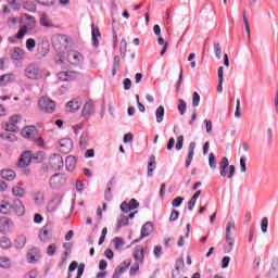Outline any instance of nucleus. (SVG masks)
<instances>
[{
    "instance_id": "f257e3e1",
    "label": "nucleus",
    "mask_w": 278,
    "mask_h": 278,
    "mask_svg": "<svg viewBox=\"0 0 278 278\" xmlns=\"http://www.w3.org/2000/svg\"><path fill=\"white\" fill-rule=\"evenodd\" d=\"M219 175L220 177H228V179H231L236 175V166L229 165L227 157H223L219 163Z\"/></svg>"
},
{
    "instance_id": "f03ea898",
    "label": "nucleus",
    "mask_w": 278,
    "mask_h": 278,
    "mask_svg": "<svg viewBox=\"0 0 278 278\" xmlns=\"http://www.w3.org/2000/svg\"><path fill=\"white\" fill-rule=\"evenodd\" d=\"M38 238L41 242L53 240V224L48 222L40 230Z\"/></svg>"
},
{
    "instance_id": "7ed1b4c3",
    "label": "nucleus",
    "mask_w": 278,
    "mask_h": 278,
    "mask_svg": "<svg viewBox=\"0 0 278 278\" xmlns=\"http://www.w3.org/2000/svg\"><path fill=\"white\" fill-rule=\"evenodd\" d=\"M38 105H39L40 110H42L47 114H53V112H55V102H53L51 99H49L47 97H42L38 101Z\"/></svg>"
},
{
    "instance_id": "20e7f679",
    "label": "nucleus",
    "mask_w": 278,
    "mask_h": 278,
    "mask_svg": "<svg viewBox=\"0 0 278 278\" xmlns=\"http://www.w3.org/2000/svg\"><path fill=\"white\" fill-rule=\"evenodd\" d=\"M25 75L28 79H42L45 73L36 65H28L25 70Z\"/></svg>"
},
{
    "instance_id": "39448f33",
    "label": "nucleus",
    "mask_w": 278,
    "mask_h": 278,
    "mask_svg": "<svg viewBox=\"0 0 278 278\" xmlns=\"http://www.w3.org/2000/svg\"><path fill=\"white\" fill-rule=\"evenodd\" d=\"M144 253H147V248L144 245H136L132 250V257L135 264H144Z\"/></svg>"
},
{
    "instance_id": "423d86ee",
    "label": "nucleus",
    "mask_w": 278,
    "mask_h": 278,
    "mask_svg": "<svg viewBox=\"0 0 278 278\" xmlns=\"http://www.w3.org/2000/svg\"><path fill=\"white\" fill-rule=\"evenodd\" d=\"M14 228V222L10 217L0 218V233L8 236Z\"/></svg>"
},
{
    "instance_id": "0eeeda50",
    "label": "nucleus",
    "mask_w": 278,
    "mask_h": 278,
    "mask_svg": "<svg viewBox=\"0 0 278 278\" xmlns=\"http://www.w3.org/2000/svg\"><path fill=\"white\" fill-rule=\"evenodd\" d=\"M49 164L54 170H62L64 168V159L60 154H53L50 156Z\"/></svg>"
},
{
    "instance_id": "6e6552de",
    "label": "nucleus",
    "mask_w": 278,
    "mask_h": 278,
    "mask_svg": "<svg viewBox=\"0 0 278 278\" xmlns=\"http://www.w3.org/2000/svg\"><path fill=\"white\" fill-rule=\"evenodd\" d=\"M31 164V151H25L17 161V168H27Z\"/></svg>"
},
{
    "instance_id": "1a4fd4ad",
    "label": "nucleus",
    "mask_w": 278,
    "mask_h": 278,
    "mask_svg": "<svg viewBox=\"0 0 278 278\" xmlns=\"http://www.w3.org/2000/svg\"><path fill=\"white\" fill-rule=\"evenodd\" d=\"M67 62H70V64H73L74 66H78V64H81V62H84V55H81V53H79L78 51L71 50L67 53Z\"/></svg>"
},
{
    "instance_id": "9d476101",
    "label": "nucleus",
    "mask_w": 278,
    "mask_h": 278,
    "mask_svg": "<svg viewBox=\"0 0 278 278\" xmlns=\"http://www.w3.org/2000/svg\"><path fill=\"white\" fill-rule=\"evenodd\" d=\"M9 55L11 60H14L15 62H21V60H25V50L20 47H13L10 49Z\"/></svg>"
},
{
    "instance_id": "9b49d317",
    "label": "nucleus",
    "mask_w": 278,
    "mask_h": 278,
    "mask_svg": "<svg viewBox=\"0 0 278 278\" xmlns=\"http://www.w3.org/2000/svg\"><path fill=\"white\" fill-rule=\"evenodd\" d=\"M21 136L26 140H34L38 136V129L36 126H26L21 130Z\"/></svg>"
},
{
    "instance_id": "f8f14e48",
    "label": "nucleus",
    "mask_w": 278,
    "mask_h": 278,
    "mask_svg": "<svg viewBox=\"0 0 278 278\" xmlns=\"http://www.w3.org/2000/svg\"><path fill=\"white\" fill-rule=\"evenodd\" d=\"M59 150L61 153H64V155H68V153L73 151V140L68 138L61 139L59 142Z\"/></svg>"
},
{
    "instance_id": "ddd939ff",
    "label": "nucleus",
    "mask_w": 278,
    "mask_h": 278,
    "mask_svg": "<svg viewBox=\"0 0 278 278\" xmlns=\"http://www.w3.org/2000/svg\"><path fill=\"white\" fill-rule=\"evenodd\" d=\"M12 212L16 216H25V205H23V201L15 199L12 203Z\"/></svg>"
},
{
    "instance_id": "4468645a",
    "label": "nucleus",
    "mask_w": 278,
    "mask_h": 278,
    "mask_svg": "<svg viewBox=\"0 0 278 278\" xmlns=\"http://www.w3.org/2000/svg\"><path fill=\"white\" fill-rule=\"evenodd\" d=\"M0 214L4 216H10L12 214V203L9 200L0 201Z\"/></svg>"
},
{
    "instance_id": "2eb2a0df",
    "label": "nucleus",
    "mask_w": 278,
    "mask_h": 278,
    "mask_svg": "<svg viewBox=\"0 0 278 278\" xmlns=\"http://www.w3.org/2000/svg\"><path fill=\"white\" fill-rule=\"evenodd\" d=\"M94 114V102L88 101L83 108L84 118H90V115Z\"/></svg>"
},
{
    "instance_id": "dca6fc26",
    "label": "nucleus",
    "mask_w": 278,
    "mask_h": 278,
    "mask_svg": "<svg viewBox=\"0 0 278 278\" xmlns=\"http://www.w3.org/2000/svg\"><path fill=\"white\" fill-rule=\"evenodd\" d=\"M91 36L93 47H99V38H101V31L99 30V26L91 24Z\"/></svg>"
},
{
    "instance_id": "f3484780",
    "label": "nucleus",
    "mask_w": 278,
    "mask_h": 278,
    "mask_svg": "<svg viewBox=\"0 0 278 278\" xmlns=\"http://www.w3.org/2000/svg\"><path fill=\"white\" fill-rule=\"evenodd\" d=\"M150 233H153V223L148 222L141 228L140 240H143V238H149Z\"/></svg>"
},
{
    "instance_id": "a211bd4d",
    "label": "nucleus",
    "mask_w": 278,
    "mask_h": 278,
    "mask_svg": "<svg viewBox=\"0 0 278 278\" xmlns=\"http://www.w3.org/2000/svg\"><path fill=\"white\" fill-rule=\"evenodd\" d=\"M194 149H197V143L191 142L189 143L188 148V156L186 160V167L189 168V166L192 164V160L194 157Z\"/></svg>"
},
{
    "instance_id": "6ab92c4d",
    "label": "nucleus",
    "mask_w": 278,
    "mask_h": 278,
    "mask_svg": "<svg viewBox=\"0 0 278 278\" xmlns=\"http://www.w3.org/2000/svg\"><path fill=\"white\" fill-rule=\"evenodd\" d=\"M267 278H278V258H274L267 273Z\"/></svg>"
},
{
    "instance_id": "aec40b11",
    "label": "nucleus",
    "mask_w": 278,
    "mask_h": 278,
    "mask_svg": "<svg viewBox=\"0 0 278 278\" xmlns=\"http://www.w3.org/2000/svg\"><path fill=\"white\" fill-rule=\"evenodd\" d=\"M0 175L5 181H14L16 179V172L12 169H2Z\"/></svg>"
},
{
    "instance_id": "412c9836",
    "label": "nucleus",
    "mask_w": 278,
    "mask_h": 278,
    "mask_svg": "<svg viewBox=\"0 0 278 278\" xmlns=\"http://www.w3.org/2000/svg\"><path fill=\"white\" fill-rule=\"evenodd\" d=\"M62 181H64V177H62L60 174H55L50 178V186L51 188H60Z\"/></svg>"
},
{
    "instance_id": "4be33fe9",
    "label": "nucleus",
    "mask_w": 278,
    "mask_h": 278,
    "mask_svg": "<svg viewBox=\"0 0 278 278\" xmlns=\"http://www.w3.org/2000/svg\"><path fill=\"white\" fill-rule=\"evenodd\" d=\"M58 77L61 81H68V79H76V72H61L58 74Z\"/></svg>"
},
{
    "instance_id": "5701e85b",
    "label": "nucleus",
    "mask_w": 278,
    "mask_h": 278,
    "mask_svg": "<svg viewBox=\"0 0 278 278\" xmlns=\"http://www.w3.org/2000/svg\"><path fill=\"white\" fill-rule=\"evenodd\" d=\"M0 79L2 80V86H7V84H12L13 81H16V75L12 73L0 75Z\"/></svg>"
},
{
    "instance_id": "b1692460",
    "label": "nucleus",
    "mask_w": 278,
    "mask_h": 278,
    "mask_svg": "<svg viewBox=\"0 0 278 278\" xmlns=\"http://www.w3.org/2000/svg\"><path fill=\"white\" fill-rule=\"evenodd\" d=\"M65 166L67 168V170H75V167L77 166V159H75V156H67L65 160Z\"/></svg>"
},
{
    "instance_id": "393cba45",
    "label": "nucleus",
    "mask_w": 278,
    "mask_h": 278,
    "mask_svg": "<svg viewBox=\"0 0 278 278\" xmlns=\"http://www.w3.org/2000/svg\"><path fill=\"white\" fill-rule=\"evenodd\" d=\"M67 108L70 109V112H77V110L81 108V101H79V99H74L67 102Z\"/></svg>"
},
{
    "instance_id": "a878e982",
    "label": "nucleus",
    "mask_w": 278,
    "mask_h": 278,
    "mask_svg": "<svg viewBox=\"0 0 278 278\" xmlns=\"http://www.w3.org/2000/svg\"><path fill=\"white\" fill-rule=\"evenodd\" d=\"M27 244V237L25 235H20L15 239V249H23Z\"/></svg>"
},
{
    "instance_id": "bb28decb",
    "label": "nucleus",
    "mask_w": 278,
    "mask_h": 278,
    "mask_svg": "<svg viewBox=\"0 0 278 278\" xmlns=\"http://www.w3.org/2000/svg\"><path fill=\"white\" fill-rule=\"evenodd\" d=\"M233 242L232 237H226V245H224L225 253H231L233 251Z\"/></svg>"
},
{
    "instance_id": "cd10ccee",
    "label": "nucleus",
    "mask_w": 278,
    "mask_h": 278,
    "mask_svg": "<svg viewBox=\"0 0 278 278\" xmlns=\"http://www.w3.org/2000/svg\"><path fill=\"white\" fill-rule=\"evenodd\" d=\"M0 248L3 250L12 249V241L8 237H2L0 239Z\"/></svg>"
},
{
    "instance_id": "c85d7f7f",
    "label": "nucleus",
    "mask_w": 278,
    "mask_h": 278,
    "mask_svg": "<svg viewBox=\"0 0 278 278\" xmlns=\"http://www.w3.org/2000/svg\"><path fill=\"white\" fill-rule=\"evenodd\" d=\"M113 244L115 251H123V247H125V241L122 238L116 237L113 239Z\"/></svg>"
},
{
    "instance_id": "c756f323",
    "label": "nucleus",
    "mask_w": 278,
    "mask_h": 278,
    "mask_svg": "<svg viewBox=\"0 0 278 278\" xmlns=\"http://www.w3.org/2000/svg\"><path fill=\"white\" fill-rule=\"evenodd\" d=\"M164 106H159L155 111V116H156V123H162L164 121Z\"/></svg>"
},
{
    "instance_id": "7c9ffc66",
    "label": "nucleus",
    "mask_w": 278,
    "mask_h": 278,
    "mask_svg": "<svg viewBox=\"0 0 278 278\" xmlns=\"http://www.w3.org/2000/svg\"><path fill=\"white\" fill-rule=\"evenodd\" d=\"M0 138L2 140H5V142H16V135H14L12 132L1 134Z\"/></svg>"
},
{
    "instance_id": "2f4dec72",
    "label": "nucleus",
    "mask_w": 278,
    "mask_h": 278,
    "mask_svg": "<svg viewBox=\"0 0 278 278\" xmlns=\"http://www.w3.org/2000/svg\"><path fill=\"white\" fill-rule=\"evenodd\" d=\"M13 197H24L25 195V188L21 186H15L12 188Z\"/></svg>"
},
{
    "instance_id": "473e14b6",
    "label": "nucleus",
    "mask_w": 278,
    "mask_h": 278,
    "mask_svg": "<svg viewBox=\"0 0 278 278\" xmlns=\"http://www.w3.org/2000/svg\"><path fill=\"white\" fill-rule=\"evenodd\" d=\"M231 231H236V222L230 220L226 225V237H231Z\"/></svg>"
},
{
    "instance_id": "72a5a7b5",
    "label": "nucleus",
    "mask_w": 278,
    "mask_h": 278,
    "mask_svg": "<svg viewBox=\"0 0 278 278\" xmlns=\"http://www.w3.org/2000/svg\"><path fill=\"white\" fill-rule=\"evenodd\" d=\"M119 51L123 59L127 55V40L122 39L119 43Z\"/></svg>"
},
{
    "instance_id": "f704fd0d",
    "label": "nucleus",
    "mask_w": 278,
    "mask_h": 278,
    "mask_svg": "<svg viewBox=\"0 0 278 278\" xmlns=\"http://www.w3.org/2000/svg\"><path fill=\"white\" fill-rule=\"evenodd\" d=\"M56 251H58V245L55 243H51L48 245L46 253L50 257H53V255H55Z\"/></svg>"
},
{
    "instance_id": "c9c22d12",
    "label": "nucleus",
    "mask_w": 278,
    "mask_h": 278,
    "mask_svg": "<svg viewBox=\"0 0 278 278\" xmlns=\"http://www.w3.org/2000/svg\"><path fill=\"white\" fill-rule=\"evenodd\" d=\"M243 23L245 27V31L248 35V40H251V26L249 25V18H247V13L243 12Z\"/></svg>"
},
{
    "instance_id": "e433bc0d",
    "label": "nucleus",
    "mask_w": 278,
    "mask_h": 278,
    "mask_svg": "<svg viewBox=\"0 0 278 278\" xmlns=\"http://www.w3.org/2000/svg\"><path fill=\"white\" fill-rule=\"evenodd\" d=\"M40 25H42V27H53V23L47 15L40 17Z\"/></svg>"
},
{
    "instance_id": "4c0bfd02",
    "label": "nucleus",
    "mask_w": 278,
    "mask_h": 278,
    "mask_svg": "<svg viewBox=\"0 0 278 278\" xmlns=\"http://www.w3.org/2000/svg\"><path fill=\"white\" fill-rule=\"evenodd\" d=\"M26 49L27 51L31 52L36 49V40L34 38H28L26 40Z\"/></svg>"
},
{
    "instance_id": "58836bf2",
    "label": "nucleus",
    "mask_w": 278,
    "mask_h": 278,
    "mask_svg": "<svg viewBox=\"0 0 278 278\" xmlns=\"http://www.w3.org/2000/svg\"><path fill=\"white\" fill-rule=\"evenodd\" d=\"M214 53L217 60H220V58H223V48L220 47V43H214Z\"/></svg>"
},
{
    "instance_id": "ea45409f",
    "label": "nucleus",
    "mask_w": 278,
    "mask_h": 278,
    "mask_svg": "<svg viewBox=\"0 0 278 278\" xmlns=\"http://www.w3.org/2000/svg\"><path fill=\"white\" fill-rule=\"evenodd\" d=\"M23 8L26 12H36V4L34 2H24Z\"/></svg>"
},
{
    "instance_id": "a19ab883",
    "label": "nucleus",
    "mask_w": 278,
    "mask_h": 278,
    "mask_svg": "<svg viewBox=\"0 0 278 278\" xmlns=\"http://www.w3.org/2000/svg\"><path fill=\"white\" fill-rule=\"evenodd\" d=\"M201 102V96H199V92L194 91L192 96V105L193 108H199V103Z\"/></svg>"
},
{
    "instance_id": "79ce46f5",
    "label": "nucleus",
    "mask_w": 278,
    "mask_h": 278,
    "mask_svg": "<svg viewBox=\"0 0 278 278\" xmlns=\"http://www.w3.org/2000/svg\"><path fill=\"white\" fill-rule=\"evenodd\" d=\"M157 42L159 45H164L163 49L161 50V55H164V53H166V50L168 49V42L164 41V38L162 36L157 38Z\"/></svg>"
},
{
    "instance_id": "37998d69",
    "label": "nucleus",
    "mask_w": 278,
    "mask_h": 278,
    "mask_svg": "<svg viewBox=\"0 0 278 278\" xmlns=\"http://www.w3.org/2000/svg\"><path fill=\"white\" fill-rule=\"evenodd\" d=\"M112 181L108 182L106 189H105V200L110 201L112 199Z\"/></svg>"
},
{
    "instance_id": "c03bdc74",
    "label": "nucleus",
    "mask_w": 278,
    "mask_h": 278,
    "mask_svg": "<svg viewBox=\"0 0 278 278\" xmlns=\"http://www.w3.org/2000/svg\"><path fill=\"white\" fill-rule=\"evenodd\" d=\"M28 28L27 26H23L16 34L15 38H17V40H21L25 37V34H27Z\"/></svg>"
},
{
    "instance_id": "a18cd8bd",
    "label": "nucleus",
    "mask_w": 278,
    "mask_h": 278,
    "mask_svg": "<svg viewBox=\"0 0 278 278\" xmlns=\"http://www.w3.org/2000/svg\"><path fill=\"white\" fill-rule=\"evenodd\" d=\"M186 101H184L182 99L179 100V104H178V112H180L181 116H184L186 114Z\"/></svg>"
},
{
    "instance_id": "49530a36",
    "label": "nucleus",
    "mask_w": 278,
    "mask_h": 278,
    "mask_svg": "<svg viewBox=\"0 0 278 278\" xmlns=\"http://www.w3.org/2000/svg\"><path fill=\"white\" fill-rule=\"evenodd\" d=\"M208 164L211 168H216V156L214 155V153H210L208 155Z\"/></svg>"
},
{
    "instance_id": "de8ad7c7",
    "label": "nucleus",
    "mask_w": 278,
    "mask_h": 278,
    "mask_svg": "<svg viewBox=\"0 0 278 278\" xmlns=\"http://www.w3.org/2000/svg\"><path fill=\"white\" fill-rule=\"evenodd\" d=\"M123 273H125V267L118 266V267L115 269V271H114L112 278H119V277L123 275Z\"/></svg>"
},
{
    "instance_id": "09e8293b",
    "label": "nucleus",
    "mask_w": 278,
    "mask_h": 278,
    "mask_svg": "<svg viewBox=\"0 0 278 278\" xmlns=\"http://www.w3.org/2000/svg\"><path fill=\"white\" fill-rule=\"evenodd\" d=\"M261 229H262L263 233H266V231H268V218L267 217H264L262 219Z\"/></svg>"
},
{
    "instance_id": "8fccbe9b",
    "label": "nucleus",
    "mask_w": 278,
    "mask_h": 278,
    "mask_svg": "<svg viewBox=\"0 0 278 278\" xmlns=\"http://www.w3.org/2000/svg\"><path fill=\"white\" fill-rule=\"evenodd\" d=\"M0 267L1 268H9L10 267V258L0 257Z\"/></svg>"
},
{
    "instance_id": "3c124183",
    "label": "nucleus",
    "mask_w": 278,
    "mask_h": 278,
    "mask_svg": "<svg viewBox=\"0 0 278 278\" xmlns=\"http://www.w3.org/2000/svg\"><path fill=\"white\" fill-rule=\"evenodd\" d=\"M185 199L181 197H177L176 199H174L172 201V205L173 207H179V205H181L184 203Z\"/></svg>"
},
{
    "instance_id": "603ef678",
    "label": "nucleus",
    "mask_w": 278,
    "mask_h": 278,
    "mask_svg": "<svg viewBox=\"0 0 278 278\" xmlns=\"http://www.w3.org/2000/svg\"><path fill=\"white\" fill-rule=\"evenodd\" d=\"M31 162H35L36 164L42 162V152L31 154Z\"/></svg>"
},
{
    "instance_id": "864d4df0",
    "label": "nucleus",
    "mask_w": 278,
    "mask_h": 278,
    "mask_svg": "<svg viewBox=\"0 0 278 278\" xmlns=\"http://www.w3.org/2000/svg\"><path fill=\"white\" fill-rule=\"evenodd\" d=\"M5 130L16 132L18 131V127L14 125L12 122H10V124H5Z\"/></svg>"
},
{
    "instance_id": "5fc2aeb1",
    "label": "nucleus",
    "mask_w": 278,
    "mask_h": 278,
    "mask_svg": "<svg viewBox=\"0 0 278 278\" xmlns=\"http://www.w3.org/2000/svg\"><path fill=\"white\" fill-rule=\"evenodd\" d=\"M179 218V211L173 210L169 216V223H175Z\"/></svg>"
},
{
    "instance_id": "6e6d98bb",
    "label": "nucleus",
    "mask_w": 278,
    "mask_h": 278,
    "mask_svg": "<svg viewBox=\"0 0 278 278\" xmlns=\"http://www.w3.org/2000/svg\"><path fill=\"white\" fill-rule=\"evenodd\" d=\"M85 269H86V264L80 263V264L78 265L76 278H81V276L84 275V270H85Z\"/></svg>"
},
{
    "instance_id": "4d7b16f0",
    "label": "nucleus",
    "mask_w": 278,
    "mask_h": 278,
    "mask_svg": "<svg viewBox=\"0 0 278 278\" xmlns=\"http://www.w3.org/2000/svg\"><path fill=\"white\" fill-rule=\"evenodd\" d=\"M176 149L177 151H181V149H184V136H179L177 138Z\"/></svg>"
},
{
    "instance_id": "13d9d810",
    "label": "nucleus",
    "mask_w": 278,
    "mask_h": 278,
    "mask_svg": "<svg viewBox=\"0 0 278 278\" xmlns=\"http://www.w3.org/2000/svg\"><path fill=\"white\" fill-rule=\"evenodd\" d=\"M129 225V217L122 216L118 223V227H127Z\"/></svg>"
},
{
    "instance_id": "bf43d9fd",
    "label": "nucleus",
    "mask_w": 278,
    "mask_h": 278,
    "mask_svg": "<svg viewBox=\"0 0 278 278\" xmlns=\"http://www.w3.org/2000/svg\"><path fill=\"white\" fill-rule=\"evenodd\" d=\"M240 170L247 173V159L244 156L240 159Z\"/></svg>"
},
{
    "instance_id": "052dcab7",
    "label": "nucleus",
    "mask_w": 278,
    "mask_h": 278,
    "mask_svg": "<svg viewBox=\"0 0 278 278\" xmlns=\"http://www.w3.org/2000/svg\"><path fill=\"white\" fill-rule=\"evenodd\" d=\"M140 270V263H134V266L130 267L129 274L131 276L136 275Z\"/></svg>"
},
{
    "instance_id": "680f3d73",
    "label": "nucleus",
    "mask_w": 278,
    "mask_h": 278,
    "mask_svg": "<svg viewBox=\"0 0 278 278\" xmlns=\"http://www.w3.org/2000/svg\"><path fill=\"white\" fill-rule=\"evenodd\" d=\"M153 170H155V163H148V177H153Z\"/></svg>"
},
{
    "instance_id": "e2e57ef3",
    "label": "nucleus",
    "mask_w": 278,
    "mask_h": 278,
    "mask_svg": "<svg viewBox=\"0 0 278 278\" xmlns=\"http://www.w3.org/2000/svg\"><path fill=\"white\" fill-rule=\"evenodd\" d=\"M79 144H80V147H86V144H88V134L84 132L80 136Z\"/></svg>"
},
{
    "instance_id": "0e129e2a",
    "label": "nucleus",
    "mask_w": 278,
    "mask_h": 278,
    "mask_svg": "<svg viewBox=\"0 0 278 278\" xmlns=\"http://www.w3.org/2000/svg\"><path fill=\"white\" fill-rule=\"evenodd\" d=\"M121 210H122V212H125L127 214V213L131 212V206L129 205V203L123 202L121 204Z\"/></svg>"
},
{
    "instance_id": "69168bd1",
    "label": "nucleus",
    "mask_w": 278,
    "mask_h": 278,
    "mask_svg": "<svg viewBox=\"0 0 278 278\" xmlns=\"http://www.w3.org/2000/svg\"><path fill=\"white\" fill-rule=\"evenodd\" d=\"M229 262H231V257L224 256L222 260V268H227L229 266Z\"/></svg>"
},
{
    "instance_id": "338daca9",
    "label": "nucleus",
    "mask_w": 278,
    "mask_h": 278,
    "mask_svg": "<svg viewBox=\"0 0 278 278\" xmlns=\"http://www.w3.org/2000/svg\"><path fill=\"white\" fill-rule=\"evenodd\" d=\"M123 84H124V90H131V79L125 78Z\"/></svg>"
},
{
    "instance_id": "774afa93",
    "label": "nucleus",
    "mask_w": 278,
    "mask_h": 278,
    "mask_svg": "<svg viewBox=\"0 0 278 278\" xmlns=\"http://www.w3.org/2000/svg\"><path fill=\"white\" fill-rule=\"evenodd\" d=\"M153 253H154L155 257H161L162 256V245H155Z\"/></svg>"
}]
</instances>
